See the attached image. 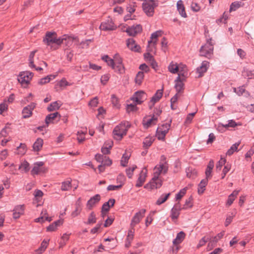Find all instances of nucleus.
<instances>
[{
    "mask_svg": "<svg viewBox=\"0 0 254 254\" xmlns=\"http://www.w3.org/2000/svg\"><path fill=\"white\" fill-rule=\"evenodd\" d=\"M129 6H128V35L131 36H135L138 33L142 31V26L139 24H131L128 20H132L136 19V15H131V13H134L135 11V2H131L129 4Z\"/></svg>",
    "mask_w": 254,
    "mask_h": 254,
    "instance_id": "1",
    "label": "nucleus"
},
{
    "mask_svg": "<svg viewBox=\"0 0 254 254\" xmlns=\"http://www.w3.org/2000/svg\"><path fill=\"white\" fill-rule=\"evenodd\" d=\"M66 40L65 35H64L63 37L58 38L56 32H47L46 33L45 37L43 38V41L47 45L52 46L54 44L59 46L63 43L64 41Z\"/></svg>",
    "mask_w": 254,
    "mask_h": 254,
    "instance_id": "2",
    "label": "nucleus"
},
{
    "mask_svg": "<svg viewBox=\"0 0 254 254\" xmlns=\"http://www.w3.org/2000/svg\"><path fill=\"white\" fill-rule=\"evenodd\" d=\"M145 212V209L140 210L135 213L131 221L130 229L128 231V247L130 243V240H132L133 238L134 233V227L139 223L140 220L144 217Z\"/></svg>",
    "mask_w": 254,
    "mask_h": 254,
    "instance_id": "3",
    "label": "nucleus"
},
{
    "mask_svg": "<svg viewBox=\"0 0 254 254\" xmlns=\"http://www.w3.org/2000/svg\"><path fill=\"white\" fill-rule=\"evenodd\" d=\"M213 44L212 43V38L207 40L205 45L202 46L199 50L200 56L210 58L213 55Z\"/></svg>",
    "mask_w": 254,
    "mask_h": 254,
    "instance_id": "4",
    "label": "nucleus"
},
{
    "mask_svg": "<svg viewBox=\"0 0 254 254\" xmlns=\"http://www.w3.org/2000/svg\"><path fill=\"white\" fill-rule=\"evenodd\" d=\"M95 158L97 162L101 163V164L98 166L100 173L104 172L105 167L110 166L112 163V160L108 157L102 154H97Z\"/></svg>",
    "mask_w": 254,
    "mask_h": 254,
    "instance_id": "5",
    "label": "nucleus"
},
{
    "mask_svg": "<svg viewBox=\"0 0 254 254\" xmlns=\"http://www.w3.org/2000/svg\"><path fill=\"white\" fill-rule=\"evenodd\" d=\"M127 126L125 122H122L120 125L117 126L113 131V135L114 139L121 140L124 135L126 134Z\"/></svg>",
    "mask_w": 254,
    "mask_h": 254,
    "instance_id": "6",
    "label": "nucleus"
},
{
    "mask_svg": "<svg viewBox=\"0 0 254 254\" xmlns=\"http://www.w3.org/2000/svg\"><path fill=\"white\" fill-rule=\"evenodd\" d=\"M147 99L146 93L142 90L135 92L133 96L130 97V100L132 101L134 103L140 105Z\"/></svg>",
    "mask_w": 254,
    "mask_h": 254,
    "instance_id": "7",
    "label": "nucleus"
},
{
    "mask_svg": "<svg viewBox=\"0 0 254 254\" xmlns=\"http://www.w3.org/2000/svg\"><path fill=\"white\" fill-rule=\"evenodd\" d=\"M33 76V73L29 71L20 72L18 80L21 84H28Z\"/></svg>",
    "mask_w": 254,
    "mask_h": 254,
    "instance_id": "8",
    "label": "nucleus"
},
{
    "mask_svg": "<svg viewBox=\"0 0 254 254\" xmlns=\"http://www.w3.org/2000/svg\"><path fill=\"white\" fill-rule=\"evenodd\" d=\"M162 185V181L159 178V176H156V175L154 174V177L151 181L149 183L146 184L144 187L146 189L152 190L160 188Z\"/></svg>",
    "mask_w": 254,
    "mask_h": 254,
    "instance_id": "9",
    "label": "nucleus"
},
{
    "mask_svg": "<svg viewBox=\"0 0 254 254\" xmlns=\"http://www.w3.org/2000/svg\"><path fill=\"white\" fill-rule=\"evenodd\" d=\"M185 80V77L184 73H182L181 71H179L178 76L176 79L175 80V88L178 93V94L182 91L184 89V84L183 81Z\"/></svg>",
    "mask_w": 254,
    "mask_h": 254,
    "instance_id": "10",
    "label": "nucleus"
},
{
    "mask_svg": "<svg viewBox=\"0 0 254 254\" xmlns=\"http://www.w3.org/2000/svg\"><path fill=\"white\" fill-rule=\"evenodd\" d=\"M99 28L103 31L114 30L116 28V26L112 19L109 17L106 20L101 23Z\"/></svg>",
    "mask_w": 254,
    "mask_h": 254,
    "instance_id": "11",
    "label": "nucleus"
},
{
    "mask_svg": "<svg viewBox=\"0 0 254 254\" xmlns=\"http://www.w3.org/2000/svg\"><path fill=\"white\" fill-rule=\"evenodd\" d=\"M44 163L42 161L37 162L34 163V167L31 171L32 176L39 174L40 173H45L47 172V169L43 167Z\"/></svg>",
    "mask_w": 254,
    "mask_h": 254,
    "instance_id": "12",
    "label": "nucleus"
},
{
    "mask_svg": "<svg viewBox=\"0 0 254 254\" xmlns=\"http://www.w3.org/2000/svg\"><path fill=\"white\" fill-rule=\"evenodd\" d=\"M114 61L115 65V71L120 73L124 72L125 67L122 64V59L119 54H117L115 55Z\"/></svg>",
    "mask_w": 254,
    "mask_h": 254,
    "instance_id": "13",
    "label": "nucleus"
},
{
    "mask_svg": "<svg viewBox=\"0 0 254 254\" xmlns=\"http://www.w3.org/2000/svg\"><path fill=\"white\" fill-rule=\"evenodd\" d=\"M154 2L151 0L150 2H146L143 3V9L144 12L148 16H152L154 12Z\"/></svg>",
    "mask_w": 254,
    "mask_h": 254,
    "instance_id": "14",
    "label": "nucleus"
},
{
    "mask_svg": "<svg viewBox=\"0 0 254 254\" xmlns=\"http://www.w3.org/2000/svg\"><path fill=\"white\" fill-rule=\"evenodd\" d=\"M168 170V164L159 163L158 165L155 167L154 174L156 176H159L161 173L166 174Z\"/></svg>",
    "mask_w": 254,
    "mask_h": 254,
    "instance_id": "15",
    "label": "nucleus"
},
{
    "mask_svg": "<svg viewBox=\"0 0 254 254\" xmlns=\"http://www.w3.org/2000/svg\"><path fill=\"white\" fill-rule=\"evenodd\" d=\"M36 104L32 103L27 106L24 107L22 110V115L23 118H29L32 114V111L35 108Z\"/></svg>",
    "mask_w": 254,
    "mask_h": 254,
    "instance_id": "16",
    "label": "nucleus"
},
{
    "mask_svg": "<svg viewBox=\"0 0 254 254\" xmlns=\"http://www.w3.org/2000/svg\"><path fill=\"white\" fill-rule=\"evenodd\" d=\"M128 49L134 52H141L140 46L135 42L133 38L128 39Z\"/></svg>",
    "mask_w": 254,
    "mask_h": 254,
    "instance_id": "17",
    "label": "nucleus"
},
{
    "mask_svg": "<svg viewBox=\"0 0 254 254\" xmlns=\"http://www.w3.org/2000/svg\"><path fill=\"white\" fill-rule=\"evenodd\" d=\"M147 170L145 168H144L141 171L139 176L136 181L135 186L136 187H140L142 186L145 181V179L147 176Z\"/></svg>",
    "mask_w": 254,
    "mask_h": 254,
    "instance_id": "18",
    "label": "nucleus"
},
{
    "mask_svg": "<svg viewBox=\"0 0 254 254\" xmlns=\"http://www.w3.org/2000/svg\"><path fill=\"white\" fill-rule=\"evenodd\" d=\"M101 199V196L99 194H97L91 197L87 202V207L91 210L93 207L98 203Z\"/></svg>",
    "mask_w": 254,
    "mask_h": 254,
    "instance_id": "19",
    "label": "nucleus"
},
{
    "mask_svg": "<svg viewBox=\"0 0 254 254\" xmlns=\"http://www.w3.org/2000/svg\"><path fill=\"white\" fill-rule=\"evenodd\" d=\"M24 205H20L15 206L13 210V217L14 219H18L24 214Z\"/></svg>",
    "mask_w": 254,
    "mask_h": 254,
    "instance_id": "20",
    "label": "nucleus"
},
{
    "mask_svg": "<svg viewBox=\"0 0 254 254\" xmlns=\"http://www.w3.org/2000/svg\"><path fill=\"white\" fill-rule=\"evenodd\" d=\"M224 235V232H221L220 233L218 234L217 236L212 237L211 239L209 238V242L208 244V248L209 247L210 244L211 245V247L209 249V250H211L213 247L216 246L217 242L221 239Z\"/></svg>",
    "mask_w": 254,
    "mask_h": 254,
    "instance_id": "21",
    "label": "nucleus"
},
{
    "mask_svg": "<svg viewBox=\"0 0 254 254\" xmlns=\"http://www.w3.org/2000/svg\"><path fill=\"white\" fill-rule=\"evenodd\" d=\"M158 120L157 117H155V115H153L152 117L149 119L144 118L143 120V125L145 128H147L150 127L151 125H155Z\"/></svg>",
    "mask_w": 254,
    "mask_h": 254,
    "instance_id": "22",
    "label": "nucleus"
},
{
    "mask_svg": "<svg viewBox=\"0 0 254 254\" xmlns=\"http://www.w3.org/2000/svg\"><path fill=\"white\" fill-rule=\"evenodd\" d=\"M162 95L163 91L162 90H157L156 93L154 95L150 100V104L149 105L150 109H151L152 106H154L155 103L160 100V99L162 97Z\"/></svg>",
    "mask_w": 254,
    "mask_h": 254,
    "instance_id": "23",
    "label": "nucleus"
},
{
    "mask_svg": "<svg viewBox=\"0 0 254 254\" xmlns=\"http://www.w3.org/2000/svg\"><path fill=\"white\" fill-rule=\"evenodd\" d=\"M115 203V200L113 198H111L108 202L104 203L102 206L101 213L104 214V212H108L110 207H113Z\"/></svg>",
    "mask_w": 254,
    "mask_h": 254,
    "instance_id": "24",
    "label": "nucleus"
},
{
    "mask_svg": "<svg viewBox=\"0 0 254 254\" xmlns=\"http://www.w3.org/2000/svg\"><path fill=\"white\" fill-rule=\"evenodd\" d=\"M58 117L59 120L61 118V115L58 112H55L47 115L45 119V123L48 127L50 123H53L54 120Z\"/></svg>",
    "mask_w": 254,
    "mask_h": 254,
    "instance_id": "25",
    "label": "nucleus"
},
{
    "mask_svg": "<svg viewBox=\"0 0 254 254\" xmlns=\"http://www.w3.org/2000/svg\"><path fill=\"white\" fill-rule=\"evenodd\" d=\"M208 66L209 62L205 61L202 62L201 66L197 68V72L199 73L198 77L202 76L203 74L207 71Z\"/></svg>",
    "mask_w": 254,
    "mask_h": 254,
    "instance_id": "26",
    "label": "nucleus"
},
{
    "mask_svg": "<svg viewBox=\"0 0 254 254\" xmlns=\"http://www.w3.org/2000/svg\"><path fill=\"white\" fill-rule=\"evenodd\" d=\"M177 10H178L180 14L183 17L186 18L187 17V13L185 11V8L182 0H179L177 3Z\"/></svg>",
    "mask_w": 254,
    "mask_h": 254,
    "instance_id": "27",
    "label": "nucleus"
},
{
    "mask_svg": "<svg viewBox=\"0 0 254 254\" xmlns=\"http://www.w3.org/2000/svg\"><path fill=\"white\" fill-rule=\"evenodd\" d=\"M214 163L213 160H210L205 170V176L206 178H211L212 177L211 172L214 168Z\"/></svg>",
    "mask_w": 254,
    "mask_h": 254,
    "instance_id": "28",
    "label": "nucleus"
},
{
    "mask_svg": "<svg viewBox=\"0 0 254 254\" xmlns=\"http://www.w3.org/2000/svg\"><path fill=\"white\" fill-rule=\"evenodd\" d=\"M186 236L185 233L183 231H181L177 234L176 239H175L173 243L175 245H177L184 240Z\"/></svg>",
    "mask_w": 254,
    "mask_h": 254,
    "instance_id": "29",
    "label": "nucleus"
},
{
    "mask_svg": "<svg viewBox=\"0 0 254 254\" xmlns=\"http://www.w3.org/2000/svg\"><path fill=\"white\" fill-rule=\"evenodd\" d=\"M208 178H206L205 179L202 180L199 184L197 190L199 194H202L205 190V188L208 183Z\"/></svg>",
    "mask_w": 254,
    "mask_h": 254,
    "instance_id": "30",
    "label": "nucleus"
},
{
    "mask_svg": "<svg viewBox=\"0 0 254 254\" xmlns=\"http://www.w3.org/2000/svg\"><path fill=\"white\" fill-rule=\"evenodd\" d=\"M43 145V140L41 138L37 139L33 145V149L34 151H39L41 150Z\"/></svg>",
    "mask_w": 254,
    "mask_h": 254,
    "instance_id": "31",
    "label": "nucleus"
},
{
    "mask_svg": "<svg viewBox=\"0 0 254 254\" xmlns=\"http://www.w3.org/2000/svg\"><path fill=\"white\" fill-rule=\"evenodd\" d=\"M63 224V220H58L51 225H50L47 228V231L49 232H52L56 230L57 227L58 226H59Z\"/></svg>",
    "mask_w": 254,
    "mask_h": 254,
    "instance_id": "32",
    "label": "nucleus"
},
{
    "mask_svg": "<svg viewBox=\"0 0 254 254\" xmlns=\"http://www.w3.org/2000/svg\"><path fill=\"white\" fill-rule=\"evenodd\" d=\"M102 60L105 62L108 65L111 66L112 68L115 70V65L113 59L110 58L108 55H105L102 57Z\"/></svg>",
    "mask_w": 254,
    "mask_h": 254,
    "instance_id": "33",
    "label": "nucleus"
},
{
    "mask_svg": "<svg viewBox=\"0 0 254 254\" xmlns=\"http://www.w3.org/2000/svg\"><path fill=\"white\" fill-rule=\"evenodd\" d=\"M56 77L55 75H49L46 77L42 78L38 81V84L40 85H43L46 83H49L52 79H54Z\"/></svg>",
    "mask_w": 254,
    "mask_h": 254,
    "instance_id": "34",
    "label": "nucleus"
},
{
    "mask_svg": "<svg viewBox=\"0 0 254 254\" xmlns=\"http://www.w3.org/2000/svg\"><path fill=\"white\" fill-rule=\"evenodd\" d=\"M82 208L81 206L80 202L79 201L76 202L75 204V209L72 212L71 215L72 217H75L78 216L81 212Z\"/></svg>",
    "mask_w": 254,
    "mask_h": 254,
    "instance_id": "35",
    "label": "nucleus"
},
{
    "mask_svg": "<svg viewBox=\"0 0 254 254\" xmlns=\"http://www.w3.org/2000/svg\"><path fill=\"white\" fill-rule=\"evenodd\" d=\"M240 142H236L235 144H233L230 149H228L227 152H226V155L231 156L232 155L234 152L237 151L238 147L239 146Z\"/></svg>",
    "mask_w": 254,
    "mask_h": 254,
    "instance_id": "36",
    "label": "nucleus"
},
{
    "mask_svg": "<svg viewBox=\"0 0 254 254\" xmlns=\"http://www.w3.org/2000/svg\"><path fill=\"white\" fill-rule=\"evenodd\" d=\"M167 133L165 130L161 129V128H158L156 131V136L159 140H164Z\"/></svg>",
    "mask_w": 254,
    "mask_h": 254,
    "instance_id": "37",
    "label": "nucleus"
},
{
    "mask_svg": "<svg viewBox=\"0 0 254 254\" xmlns=\"http://www.w3.org/2000/svg\"><path fill=\"white\" fill-rule=\"evenodd\" d=\"M170 194V193H168L167 194H163L161 195L156 201V204L158 205H160L165 202L168 198Z\"/></svg>",
    "mask_w": 254,
    "mask_h": 254,
    "instance_id": "38",
    "label": "nucleus"
},
{
    "mask_svg": "<svg viewBox=\"0 0 254 254\" xmlns=\"http://www.w3.org/2000/svg\"><path fill=\"white\" fill-rule=\"evenodd\" d=\"M154 139L153 137L148 136L146 137L143 141V147L145 148H148L152 144Z\"/></svg>",
    "mask_w": 254,
    "mask_h": 254,
    "instance_id": "39",
    "label": "nucleus"
},
{
    "mask_svg": "<svg viewBox=\"0 0 254 254\" xmlns=\"http://www.w3.org/2000/svg\"><path fill=\"white\" fill-rule=\"evenodd\" d=\"M19 169L27 173L30 170L29 163L26 160L23 161L19 167Z\"/></svg>",
    "mask_w": 254,
    "mask_h": 254,
    "instance_id": "40",
    "label": "nucleus"
},
{
    "mask_svg": "<svg viewBox=\"0 0 254 254\" xmlns=\"http://www.w3.org/2000/svg\"><path fill=\"white\" fill-rule=\"evenodd\" d=\"M96 222V215L94 212H92L88 216L87 222H84L86 225H90Z\"/></svg>",
    "mask_w": 254,
    "mask_h": 254,
    "instance_id": "41",
    "label": "nucleus"
},
{
    "mask_svg": "<svg viewBox=\"0 0 254 254\" xmlns=\"http://www.w3.org/2000/svg\"><path fill=\"white\" fill-rule=\"evenodd\" d=\"M60 107L59 103L57 101H55L51 103L50 105L48 107L47 110L49 112L54 111L55 110H58Z\"/></svg>",
    "mask_w": 254,
    "mask_h": 254,
    "instance_id": "42",
    "label": "nucleus"
},
{
    "mask_svg": "<svg viewBox=\"0 0 254 254\" xmlns=\"http://www.w3.org/2000/svg\"><path fill=\"white\" fill-rule=\"evenodd\" d=\"M144 78V73L142 71H139L136 74L135 78V82L136 84L140 85Z\"/></svg>",
    "mask_w": 254,
    "mask_h": 254,
    "instance_id": "43",
    "label": "nucleus"
},
{
    "mask_svg": "<svg viewBox=\"0 0 254 254\" xmlns=\"http://www.w3.org/2000/svg\"><path fill=\"white\" fill-rule=\"evenodd\" d=\"M71 188V182L69 181H64L62 183L61 190L63 191L68 190Z\"/></svg>",
    "mask_w": 254,
    "mask_h": 254,
    "instance_id": "44",
    "label": "nucleus"
},
{
    "mask_svg": "<svg viewBox=\"0 0 254 254\" xmlns=\"http://www.w3.org/2000/svg\"><path fill=\"white\" fill-rule=\"evenodd\" d=\"M161 31H157L153 33L151 35V40L148 41V44L149 45L151 43H153L154 45L156 44V41H152V40L154 39H157V37L161 35Z\"/></svg>",
    "mask_w": 254,
    "mask_h": 254,
    "instance_id": "45",
    "label": "nucleus"
},
{
    "mask_svg": "<svg viewBox=\"0 0 254 254\" xmlns=\"http://www.w3.org/2000/svg\"><path fill=\"white\" fill-rule=\"evenodd\" d=\"M168 69L170 72L173 73H176L179 71L178 66L176 64L171 63L168 66Z\"/></svg>",
    "mask_w": 254,
    "mask_h": 254,
    "instance_id": "46",
    "label": "nucleus"
},
{
    "mask_svg": "<svg viewBox=\"0 0 254 254\" xmlns=\"http://www.w3.org/2000/svg\"><path fill=\"white\" fill-rule=\"evenodd\" d=\"M226 163V160L223 158H221L220 160L217 163L216 166V170L217 172H219L222 167V166Z\"/></svg>",
    "mask_w": 254,
    "mask_h": 254,
    "instance_id": "47",
    "label": "nucleus"
},
{
    "mask_svg": "<svg viewBox=\"0 0 254 254\" xmlns=\"http://www.w3.org/2000/svg\"><path fill=\"white\" fill-rule=\"evenodd\" d=\"M187 176L190 178L194 179L197 175V171L195 170H190L189 168L187 170Z\"/></svg>",
    "mask_w": 254,
    "mask_h": 254,
    "instance_id": "48",
    "label": "nucleus"
},
{
    "mask_svg": "<svg viewBox=\"0 0 254 254\" xmlns=\"http://www.w3.org/2000/svg\"><path fill=\"white\" fill-rule=\"evenodd\" d=\"M192 198L191 196H190L189 198L187 199L185 201V204L182 207L183 209H187L189 208L192 207Z\"/></svg>",
    "mask_w": 254,
    "mask_h": 254,
    "instance_id": "49",
    "label": "nucleus"
},
{
    "mask_svg": "<svg viewBox=\"0 0 254 254\" xmlns=\"http://www.w3.org/2000/svg\"><path fill=\"white\" fill-rule=\"evenodd\" d=\"M19 154L23 155L26 151V145L24 143H20V145L17 147Z\"/></svg>",
    "mask_w": 254,
    "mask_h": 254,
    "instance_id": "50",
    "label": "nucleus"
},
{
    "mask_svg": "<svg viewBox=\"0 0 254 254\" xmlns=\"http://www.w3.org/2000/svg\"><path fill=\"white\" fill-rule=\"evenodd\" d=\"M180 210L174 208L173 207L171 211V217L172 219H177L180 215Z\"/></svg>",
    "mask_w": 254,
    "mask_h": 254,
    "instance_id": "51",
    "label": "nucleus"
},
{
    "mask_svg": "<svg viewBox=\"0 0 254 254\" xmlns=\"http://www.w3.org/2000/svg\"><path fill=\"white\" fill-rule=\"evenodd\" d=\"M241 6V2L239 1H235L232 2L230 5V11H235Z\"/></svg>",
    "mask_w": 254,
    "mask_h": 254,
    "instance_id": "52",
    "label": "nucleus"
},
{
    "mask_svg": "<svg viewBox=\"0 0 254 254\" xmlns=\"http://www.w3.org/2000/svg\"><path fill=\"white\" fill-rule=\"evenodd\" d=\"M187 191V188H184L180 190V191L176 194V199L178 200L181 199L183 196L186 194Z\"/></svg>",
    "mask_w": 254,
    "mask_h": 254,
    "instance_id": "53",
    "label": "nucleus"
},
{
    "mask_svg": "<svg viewBox=\"0 0 254 254\" xmlns=\"http://www.w3.org/2000/svg\"><path fill=\"white\" fill-rule=\"evenodd\" d=\"M49 240L46 241L44 240L41 243V247L38 250L40 253H42L46 249L48 245V242Z\"/></svg>",
    "mask_w": 254,
    "mask_h": 254,
    "instance_id": "54",
    "label": "nucleus"
},
{
    "mask_svg": "<svg viewBox=\"0 0 254 254\" xmlns=\"http://www.w3.org/2000/svg\"><path fill=\"white\" fill-rule=\"evenodd\" d=\"M126 177L123 175L122 174H120L118 175L117 178V182L118 183H120V184H122V187L126 181Z\"/></svg>",
    "mask_w": 254,
    "mask_h": 254,
    "instance_id": "55",
    "label": "nucleus"
},
{
    "mask_svg": "<svg viewBox=\"0 0 254 254\" xmlns=\"http://www.w3.org/2000/svg\"><path fill=\"white\" fill-rule=\"evenodd\" d=\"M112 103L114 107L119 108L120 107V104H119V101L118 98L115 95H112L111 97Z\"/></svg>",
    "mask_w": 254,
    "mask_h": 254,
    "instance_id": "56",
    "label": "nucleus"
},
{
    "mask_svg": "<svg viewBox=\"0 0 254 254\" xmlns=\"http://www.w3.org/2000/svg\"><path fill=\"white\" fill-rule=\"evenodd\" d=\"M136 103L128 104V113L130 112H135L138 108L136 106Z\"/></svg>",
    "mask_w": 254,
    "mask_h": 254,
    "instance_id": "57",
    "label": "nucleus"
},
{
    "mask_svg": "<svg viewBox=\"0 0 254 254\" xmlns=\"http://www.w3.org/2000/svg\"><path fill=\"white\" fill-rule=\"evenodd\" d=\"M122 188V184L118 185H109L107 187V189L108 191L116 190L120 189Z\"/></svg>",
    "mask_w": 254,
    "mask_h": 254,
    "instance_id": "58",
    "label": "nucleus"
},
{
    "mask_svg": "<svg viewBox=\"0 0 254 254\" xmlns=\"http://www.w3.org/2000/svg\"><path fill=\"white\" fill-rule=\"evenodd\" d=\"M209 241V238L204 237H203L199 242L198 244L197 245V248H200L203 246H204L206 243Z\"/></svg>",
    "mask_w": 254,
    "mask_h": 254,
    "instance_id": "59",
    "label": "nucleus"
},
{
    "mask_svg": "<svg viewBox=\"0 0 254 254\" xmlns=\"http://www.w3.org/2000/svg\"><path fill=\"white\" fill-rule=\"evenodd\" d=\"M171 120H170L169 123L163 124L161 127H159V128H161V129L163 130H165V131L168 132L171 126Z\"/></svg>",
    "mask_w": 254,
    "mask_h": 254,
    "instance_id": "60",
    "label": "nucleus"
},
{
    "mask_svg": "<svg viewBox=\"0 0 254 254\" xmlns=\"http://www.w3.org/2000/svg\"><path fill=\"white\" fill-rule=\"evenodd\" d=\"M14 98L15 95L13 93H12L9 96V97L4 100L3 103H6V102H8V103H11L13 102Z\"/></svg>",
    "mask_w": 254,
    "mask_h": 254,
    "instance_id": "61",
    "label": "nucleus"
},
{
    "mask_svg": "<svg viewBox=\"0 0 254 254\" xmlns=\"http://www.w3.org/2000/svg\"><path fill=\"white\" fill-rule=\"evenodd\" d=\"M98 104V98L95 97L91 99L88 103V105L91 107H96Z\"/></svg>",
    "mask_w": 254,
    "mask_h": 254,
    "instance_id": "62",
    "label": "nucleus"
},
{
    "mask_svg": "<svg viewBox=\"0 0 254 254\" xmlns=\"http://www.w3.org/2000/svg\"><path fill=\"white\" fill-rule=\"evenodd\" d=\"M110 76L109 74H104L101 76V82L103 84L105 85L107 82L109 80Z\"/></svg>",
    "mask_w": 254,
    "mask_h": 254,
    "instance_id": "63",
    "label": "nucleus"
},
{
    "mask_svg": "<svg viewBox=\"0 0 254 254\" xmlns=\"http://www.w3.org/2000/svg\"><path fill=\"white\" fill-rule=\"evenodd\" d=\"M234 91L239 95L241 96L245 92V89L243 86L239 87L237 89L234 88Z\"/></svg>",
    "mask_w": 254,
    "mask_h": 254,
    "instance_id": "64",
    "label": "nucleus"
}]
</instances>
